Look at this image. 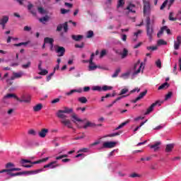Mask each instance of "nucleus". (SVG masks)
I'll return each mask as SVG.
<instances>
[{
	"mask_svg": "<svg viewBox=\"0 0 181 181\" xmlns=\"http://www.w3.org/2000/svg\"><path fill=\"white\" fill-rule=\"evenodd\" d=\"M74 110L73 108L71 107H64L63 110H59L57 112V117L58 118H60L61 124L64 125L65 127H67V128H73V126L71 124V121L69 119H66L67 117V115L64 114H73Z\"/></svg>",
	"mask_w": 181,
	"mask_h": 181,
	"instance_id": "obj_1",
	"label": "nucleus"
},
{
	"mask_svg": "<svg viewBox=\"0 0 181 181\" xmlns=\"http://www.w3.org/2000/svg\"><path fill=\"white\" fill-rule=\"evenodd\" d=\"M146 29L148 39L152 40L153 36V28L151 26V18L149 17H147L146 19Z\"/></svg>",
	"mask_w": 181,
	"mask_h": 181,
	"instance_id": "obj_2",
	"label": "nucleus"
},
{
	"mask_svg": "<svg viewBox=\"0 0 181 181\" xmlns=\"http://www.w3.org/2000/svg\"><path fill=\"white\" fill-rule=\"evenodd\" d=\"M47 160H49V157H46L45 158H42L34 162H32L30 160L22 159L21 161V163L23 165H26V163H30L31 165H37L39 163H43L45 162H47Z\"/></svg>",
	"mask_w": 181,
	"mask_h": 181,
	"instance_id": "obj_3",
	"label": "nucleus"
},
{
	"mask_svg": "<svg viewBox=\"0 0 181 181\" xmlns=\"http://www.w3.org/2000/svg\"><path fill=\"white\" fill-rule=\"evenodd\" d=\"M17 101L19 103H25L26 104H29L30 103V95H21V98H16Z\"/></svg>",
	"mask_w": 181,
	"mask_h": 181,
	"instance_id": "obj_4",
	"label": "nucleus"
},
{
	"mask_svg": "<svg viewBox=\"0 0 181 181\" xmlns=\"http://www.w3.org/2000/svg\"><path fill=\"white\" fill-rule=\"evenodd\" d=\"M55 52L57 53L58 57H63V56H64V53H66V49L64 47L57 45L55 46Z\"/></svg>",
	"mask_w": 181,
	"mask_h": 181,
	"instance_id": "obj_5",
	"label": "nucleus"
},
{
	"mask_svg": "<svg viewBox=\"0 0 181 181\" xmlns=\"http://www.w3.org/2000/svg\"><path fill=\"white\" fill-rule=\"evenodd\" d=\"M144 15H149L151 13V4L149 1H144Z\"/></svg>",
	"mask_w": 181,
	"mask_h": 181,
	"instance_id": "obj_6",
	"label": "nucleus"
},
{
	"mask_svg": "<svg viewBox=\"0 0 181 181\" xmlns=\"http://www.w3.org/2000/svg\"><path fill=\"white\" fill-rule=\"evenodd\" d=\"M117 142L115 141H105L103 144V146L100 148V149L115 148Z\"/></svg>",
	"mask_w": 181,
	"mask_h": 181,
	"instance_id": "obj_7",
	"label": "nucleus"
},
{
	"mask_svg": "<svg viewBox=\"0 0 181 181\" xmlns=\"http://www.w3.org/2000/svg\"><path fill=\"white\" fill-rule=\"evenodd\" d=\"M165 31L166 32L167 35H172V33L170 32V29H169L168 26L164 25L160 28V31L157 34L158 37H160V36L163 35V32Z\"/></svg>",
	"mask_w": 181,
	"mask_h": 181,
	"instance_id": "obj_8",
	"label": "nucleus"
},
{
	"mask_svg": "<svg viewBox=\"0 0 181 181\" xmlns=\"http://www.w3.org/2000/svg\"><path fill=\"white\" fill-rule=\"evenodd\" d=\"M159 104V101H156V103H153L146 110V112L144 113V115H148V114H151L152 111H153V108L156 107Z\"/></svg>",
	"mask_w": 181,
	"mask_h": 181,
	"instance_id": "obj_9",
	"label": "nucleus"
},
{
	"mask_svg": "<svg viewBox=\"0 0 181 181\" xmlns=\"http://www.w3.org/2000/svg\"><path fill=\"white\" fill-rule=\"evenodd\" d=\"M45 170L43 168L30 170V171H24V175H37V173H40Z\"/></svg>",
	"mask_w": 181,
	"mask_h": 181,
	"instance_id": "obj_10",
	"label": "nucleus"
},
{
	"mask_svg": "<svg viewBox=\"0 0 181 181\" xmlns=\"http://www.w3.org/2000/svg\"><path fill=\"white\" fill-rule=\"evenodd\" d=\"M135 5L130 4L128 5V6L126 8V9H127V11H129L128 15H129V13H136V11L135 10Z\"/></svg>",
	"mask_w": 181,
	"mask_h": 181,
	"instance_id": "obj_11",
	"label": "nucleus"
},
{
	"mask_svg": "<svg viewBox=\"0 0 181 181\" xmlns=\"http://www.w3.org/2000/svg\"><path fill=\"white\" fill-rule=\"evenodd\" d=\"M181 45V36L177 37V40L174 42V49L175 50H179V47H180Z\"/></svg>",
	"mask_w": 181,
	"mask_h": 181,
	"instance_id": "obj_12",
	"label": "nucleus"
},
{
	"mask_svg": "<svg viewBox=\"0 0 181 181\" xmlns=\"http://www.w3.org/2000/svg\"><path fill=\"white\" fill-rule=\"evenodd\" d=\"M49 132V129H42L39 133L38 135L40 138H45L47 134Z\"/></svg>",
	"mask_w": 181,
	"mask_h": 181,
	"instance_id": "obj_13",
	"label": "nucleus"
},
{
	"mask_svg": "<svg viewBox=\"0 0 181 181\" xmlns=\"http://www.w3.org/2000/svg\"><path fill=\"white\" fill-rule=\"evenodd\" d=\"M71 118H73L72 122H74V124H76V122H82L83 120L80 118H78V117H77V115H76V113L73 112L71 115Z\"/></svg>",
	"mask_w": 181,
	"mask_h": 181,
	"instance_id": "obj_14",
	"label": "nucleus"
},
{
	"mask_svg": "<svg viewBox=\"0 0 181 181\" xmlns=\"http://www.w3.org/2000/svg\"><path fill=\"white\" fill-rule=\"evenodd\" d=\"M9 21V17L8 16H4L0 19V25H6Z\"/></svg>",
	"mask_w": 181,
	"mask_h": 181,
	"instance_id": "obj_15",
	"label": "nucleus"
},
{
	"mask_svg": "<svg viewBox=\"0 0 181 181\" xmlns=\"http://www.w3.org/2000/svg\"><path fill=\"white\" fill-rule=\"evenodd\" d=\"M160 141L156 142L155 144L150 146L151 149H154V151L156 152L159 149V146L161 144Z\"/></svg>",
	"mask_w": 181,
	"mask_h": 181,
	"instance_id": "obj_16",
	"label": "nucleus"
},
{
	"mask_svg": "<svg viewBox=\"0 0 181 181\" xmlns=\"http://www.w3.org/2000/svg\"><path fill=\"white\" fill-rule=\"evenodd\" d=\"M173 148H175V144H169L165 146V152H172L173 151Z\"/></svg>",
	"mask_w": 181,
	"mask_h": 181,
	"instance_id": "obj_17",
	"label": "nucleus"
},
{
	"mask_svg": "<svg viewBox=\"0 0 181 181\" xmlns=\"http://www.w3.org/2000/svg\"><path fill=\"white\" fill-rule=\"evenodd\" d=\"M71 39H73V40H75V42H80V40L81 39H83V35H71Z\"/></svg>",
	"mask_w": 181,
	"mask_h": 181,
	"instance_id": "obj_18",
	"label": "nucleus"
},
{
	"mask_svg": "<svg viewBox=\"0 0 181 181\" xmlns=\"http://www.w3.org/2000/svg\"><path fill=\"white\" fill-rule=\"evenodd\" d=\"M132 69H129L126 73L122 74V77L124 79L128 78L129 76H131V74L132 73Z\"/></svg>",
	"mask_w": 181,
	"mask_h": 181,
	"instance_id": "obj_19",
	"label": "nucleus"
},
{
	"mask_svg": "<svg viewBox=\"0 0 181 181\" xmlns=\"http://www.w3.org/2000/svg\"><path fill=\"white\" fill-rule=\"evenodd\" d=\"M6 98H18V96H16V95L13 94V93H8L7 95H6L4 98H3V101L5 102V100Z\"/></svg>",
	"mask_w": 181,
	"mask_h": 181,
	"instance_id": "obj_20",
	"label": "nucleus"
},
{
	"mask_svg": "<svg viewBox=\"0 0 181 181\" xmlns=\"http://www.w3.org/2000/svg\"><path fill=\"white\" fill-rule=\"evenodd\" d=\"M42 108H43V105H42V103H39L33 107V111H35V112H38V111H40Z\"/></svg>",
	"mask_w": 181,
	"mask_h": 181,
	"instance_id": "obj_21",
	"label": "nucleus"
},
{
	"mask_svg": "<svg viewBox=\"0 0 181 181\" xmlns=\"http://www.w3.org/2000/svg\"><path fill=\"white\" fill-rule=\"evenodd\" d=\"M8 175L11 177H14L15 176H21L22 175H25V172L23 171V172H19V173H11V171H9Z\"/></svg>",
	"mask_w": 181,
	"mask_h": 181,
	"instance_id": "obj_22",
	"label": "nucleus"
},
{
	"mask_svg": "<svg viewBox=\"0 0 181 181\" xmlns=\"http://www.w3.org/2000/svg\"><path fill=\"white\" fill-rule=\"evenodd\" d=\"M44 42L45 44L52 45L54 42V40H53V38H50V37H47L44 39Z\"/></svg>",
	"mask_w": 181,
	"mask_h": 181,
	"instance_id": "obj_23",
	"label": "nucleus"
},
{
	"mask_svg": "<svg viewBox=\"0 0 181 181\" xmlns=\"http://www.w3.org/2000/svg\"><path fill=\"white\" fill-rule=\"evenodd\" d=\"M88 127H97V125L95 123H93L91 122H87L86 124L83 126V129H87Z\"/></svg>",
	"mask_w": 181,
	"mask_h": 181,
	"instance_id": "obj_24",
	"label": "nucleus"
},
{
	"mask_svg": "<svg viewBox=\"0 0 181 181\" xmlns=\"http://www.w3.org/2000/svg\"><path fill=\"white\" fill-rule=\"evenodd\" d=\"M49 169H54V168H58L59 166H60L59 164H57V161H52L49 163Z\"/></svg>",
	"mask_w": 181,
	"mask_h": 181,
	"instance_id": "obj_25",
	"label": "nucleus"
},
{
	"mask_svg": "<svg viewBox=\"0 0 181 181\" xmlns=\"http://www.w3.org/2000/svg\"><path fill=\"white\" fill-rule=\"evenodd\" d=\"M143 66H144V62H141L140 64L139 69L132 74V76H136V74H139V73H141V69H142Z\"/></svg>",
	"mask_w": 181,
	"mask_h": 181,
	"instance_id": "obj_26",
	"label": "nucleus"
},
{
	"mask_svg": "<svg viewBox=\"0 0 181 181\" xmlns=\"http://www.w3.org/2000/svg\"><path fill=\"white\" fill-rule=\"evenodd\" d=\"M78 101L79 103H81V104H86V103H87L88 100H87V98L82 96V97L78 98Z\"/></svg>",
	"mask_w": 181,
	"mask_h": 181,
	"instance_id": "obj_27",
	"label": "nucleus"
},
{
	"mask_svg": "<svg viewBox=\"0 0 181 181\" xmlns=\"http://www.w3.org/2000/svg\"><path fill=\"white\" fill-rule=\"evenodd\" d=\"M122 59H125V57H127V56H128V49H127L126 48L123 49V52L120 54Z\"/></svg>",
	"mask_w": 181,
	"mask_h": 181,
	"instance_id": "obj_28",
	"label": "nucleus"
},
{
	"mask_svg": "<svg viewBox=\"0 0 181 181\" xmlns=\"http://www.w3.org/2000/svg\"><path fill=\"white\" fill-rule=\"evenodd\" d=\"M147 93H148V90H145L144 92H141L137 97L138 98L137 100H141V98H144V97L146 95Z\"/></svg>",
	"mask_w": 181,
	"mask_h": 181,
	"instance_id": "obj_29",
	"label": "nucleus"
},
{
	"mask_svg": "<svg viewBox=\"0 0 181 181\" xmlns=\"http://www.w3.org/2000/svg\"><path fill=\"white\" fill-rule=\"evenodd\" d=\"M169 86V83H168V82H165L158 87V90H163V88H168Z\"/></svg>",
	"mask_w": 181,
	"mask_h": 181,
	"instance_id": "obj_30",
	"label": "nucleus"
},
{
	"mask_svg": "<svg viewBox=\"0 0 181 181\" xmlns=\"http://www.w3.org/2000/svg\"><path fill=\"white\" fill-rule=\"evenodd\" d=\"M49 16H45L39 19L40 22H41L42 23H45V22H47V21H49Z\"/></svg>",
	"mask_w": 181,
	"mask_h": 181,
	"instance_id": "obj_31",
	"label": "nucleus"
},
{
	"mask_svg": "<svg viewBox=\"0 0 181 181\" xmlns=\"http://www.w3.org/2000/svg\"><path fill=\"white\" fill-rule=\"evenodd\" d=\"M157 45L158 46H165V45H168V42L161 39L158 41Z\"/></svg>",
	"mask_w": 181,
	"mask_h": 181,
	"instance_id": "obj_32",
	"label": "nucleus"
},
{
	"mask_svg": "<svg viewBox=\"0 0 181 181\" xmlns=\"http://www.w3.org/2000/svg\"><path fill=\"white\" fill-rule=\"evenodd\" d=\"M119 73H121V69L118 68L117 69H116L114 74L112 75V78L118 77V74H119Z\"/></svg>",
	"mask_w": 181,
	"mask_h": 181,
	"instance_id": "obj_33",
	"label": "nucleus"
},
{
	"mask_svg": "<svg viewBox=\"0 0 181 181\" xmlns=\"http://www.w3.org/2000/svg\"><path fill=\"white\" fill-rule=\"evenodd\" d=\"M74 93H81V90L77 89H73L70 92L66 93V95H71Z\"/></svg>",
	"mask_w": 181,
	"mask_h": 181,
	"instance_id": "obj_34",
	"label": "nucleus"
},
{
	"mask_svg": "<svg viewBox=\"0 0 181 181\" xmlns=\"http://www.w3.org/2000/svg\"><path fill=\"white\" fill-rule=\"evenodd\" d=\"M62 28H64V32L67 33L69 30V25L67 22L62 24Z\"/></svg>",
	"mask_w": 181,
	"mask_h": 181,
	"instance_id": "obj_35",
	"label": "nucleus"
},
{
	"mask_svg": "<svg viewBox=\"0 0 181 181\" xmlns=\"http://www.w3.org/2000/svg\"><path fill=\"white\" fill-rule=\"evenodd\" d=\"M103 91H108L110 90H112V86H103L102 87Z\"/></svg>",
	"mask_w": 181,
	"mask_h": 181,
	"instance_id": "obj_36",
	"label": "nucleus"
},
{
	"mask_svg": "<svg viewBox=\"0 0 181 181\" xmlns=\"http://www.w3.org/2000/svg\"><path fill=\"white\" fill-rule=\"evenodd\" d=\"M97 69H98V66H97V65L90 64L89 66V71H93Z\"/></svg>",
	"mask_w": 181,
	"mask_h": 181,
	"instance_id": "obj_37",
	"label": "nucleus"
},
{
	"mask_svg": "<svg viewBox=\"0 0 181 181\" xmlns=\"http://www.w3.org/2000/svg\"><path fill=\"white\" fill-rule=\"evenodd\" d=\"M48 73L49 71L47 70L42 69L40 72L38 73V74H40V76H46Z\"/></svg>",
	"mask_w": 181,
	"mask_h": 181,
	"instance_id": "obj_38",
	"label": "nucleus"
},
{
	"mask_svg": "<svg viewBox=\"0 0 181 181\" xmlns=\"http://www.w3.org/2000/svg\"><path fill=\"white\" fill-rule=\"evenodd\" d=\"M69 157V155L67 154H64V155H61V156H57L55 158V159L57 160H60V159H63V158H68Z\"/></svg>",
	"mask_w": 181,
	"mask_h": 181,
	"instance_id": "obj_39",
	"label": "nucleus"
},
{
	"mask_svg": "<svg viewBox=\"0 0 181 181\" xmlns=\"http://www.w3.org/2000/svg\"><path fill=\"white\" fill-rule=\"evenodd\" d=\"M13 74L16 78H21V77H22V72H13Z\"/></svg>",
	"mask_w": 181,
	"mask_h": 181,
	"instance_id": "obj_40",
	"label": "nucleus"
},
{
	"mask_svg": "<svg viewBox=\"0 0 181 181\" xmlns=\"http://www.w3.org/2000/svg\"><path fill=\"white\" fill-rule=\"evenodd\" d=\"M128 91H129L128 90V88H124L122 89V90H121L120 93L119 94V95H124V94H127V93H128Z\"/></svg>",
	"mask_w": 181,
	"mask_h": 181,
	"instance_id": "obj_41",
	"label": "nucleus"
},
{
	"mask_svg": "<svg viewBox=\"0 0 181 181\" xmlns=\"http://www.w3.org/2000/svg\"><path fill=\"white\" fill-rule=\"evenodd\" d=\"M128 124V122H122L121 124H119L115 129L117 131V129H121V128H123V127H125L126 124Z\"/></svg>",
	"mask_w": 181,
	"mask_h": 181,
	"instance_id": "obj_42",
	"label": "nucleus"
},
{
	"mask_svg": "<svg viewBox=\"0 0 181 181\" xmlns=\"http://www.w3.org/2000/svg\"><path fill=\"white\" fill-rule=\"evenodd\" d=\"M31 64H32V63L30 62H28L27 64L22 65V68L23 69H29V67H30Z\"/></svg>",
	"mask_w": 181,
	"mask_h": 181,
	"instance_id": "obj_43",
	"label": "nucleus"
},
{
	"mask_svg": "<svg viewBox=\"0 0 181 181\" xmlns=\"http://www.w3.org/2000/svg\"><path fill=\"white\" fill-rule=\"evenodd\" d=\"M125 4V1L124 0H119L117 4V8H121V6H124Z\"/></svg>",
	"mask_w": 181,
	"mask_h": 181,
	"instance_id": "obj_44",
	"label": "nucleus"
},
{
	"mask_svg": "<svg viewBox=\"0 0 181 181\" xmlns=\"http://www.w3.org/2000/svg\"><path fill=\"white\" fill-rule=\"evenodd\" d=\"M37 11L39 13H41L42 15H43V13H46V10H45V8H43L42 7H38Z\"/></svg>",
	"mask_w": 181,
	"mask_h": 181,
	"instance_id": "obj_45",
	"label": "nucleus"
},
{
	"mask_svg": "<svg viewBox=\"0 0 181 181\" xmlns=\"http://www.w3.org/2000/svg\"><path fill=\"white\" fill-rule=\"evenodd\" d=\"M93 36H94V32H93V30H89L88 32L87 36L86 37H88V39H90V37H93Z\"/></svg>",
	"mask_w": 181,
	"mask_h": 181,
	"instance_id": "obj_46",
	"label": "nucleus"
},
{
	"mask_svg": "<svg viewBox=\"0 0 181 181\" xmlns=\"http://www.w3.org/2000/svg\"><path fill=\"white\" fill-rule=\"evenodd\" d=\"M147 121H148V120H146V121L141 122L139 126L136 127V128L134 129V132H136V131H138V130L139 129V128H141V127L145 125V123H146Z\"/></svg>",
	"mask_w": 181,
	"mask_h": 181,
	"instance_id": "obj_47",
	"label": "nucleus"
},
{
	"mask_svg": "<svg viewBox=\"0 0 181 181\" xmlns=\"http://www.w3.org/2000/svg\"><path fill=\"white\" fill-rule=\"evenodd\" d=\"M107 55V49H103L101 52H100V59H103V57L104 56Z\"/></svg>",
	"mask_w": 181,
	"mask_h": 181,
	"instance_id": "obj_48",
	"label": "nucleus"
},
{
	"mask_svg": "<svg viewBox=\"0 0 181 181\" xmlns=\"http://www.w3.org/2000/svg\"><path fill=\"white\" fill-rule=\"evenodd\" d=\"M156 65L157 66V67H158V69H162V62H160V59H158L156 62Z\"/></svg>",
	"mask_w": 181,
	"mask_h": 181,
	"instance_id": "obj_49",
	"label": "nucleus"
},
{
	"mask_svg": "<svg viewBox=\"0 0 181 181\" xmlns=\"http://www.w3.org/2000/svg\"><path fill=\"white\" fill-rule=\"evenodd\" d=\"M75 47L76 49H83V47H84V42H81L80 45L76 44Z\"/></svg>",
	"mask_w": 181,
	"mask_h": 181,
	"instance_id": "obj_50",
	"label": "nucleus"
},
{
	"mask_svg": "<svg viewBox=\"0 0 181 181\" xmlns=\"http://www.w3.org/2000/svg\"><path fill=\"white\" fill-rule=\"evenodd\" d=\"M127 97V95H122L120 97H118L117 99H115L112 103V104L114 105V104H115V103H117V101H119V100H122V98H124Z\"/></svg>",
	"mask_w": 181,
	"mask_h": 181,
	"instance_id": "obj_51",
	"label": "nucleus"
},
{
	"mask_svg": "<svg viewBox=\"0 0 181 181\" xmlns=\"http://www.w3.org/2000/svg\"><path fill=\"white\" fill-rule=\"evenodd\" d=\"M93 91H101L103 90V88L100 86H94L93 88Z\"/></svg>",
	"mask_w": 181,
	"mask_h": 181,
	"instance_id": "obj_52",
	"label": "nucleus"
},
{
	"mask_svg": "<svg viewBox=\"0 0 181 181\" xmlns=\"http://www.w3.org/2000/svg\"><path fill=\"white\" fill-rule=\"evenodd\" d=\"M129 177H141V175L138 173H134L129 175Z\"/></svg>",
	"mask_w": 181,
	"mask_h": 181,
	"instance_id": "obj_53",
	"label": "nucleus"
},
{
	"mask_svg": "<svg viewBox=\"0 0 181 181\" xmlns=\"http://www.w3.org/2000/svg\"><path fill=\"white\" fill-rule=\"evenodd\" d=\"M166 5H168V0H165L163 4L161 5L160 9L162 10V9H165Z\"/></svg>",
	"mask_w": 181,
	"mask_h": 181,
	"instance_id": "obj_54",
	"label": "nucleus"
},
{
	"mask_svg": "<svg viewBox=\"0 0 181 181\" xmlns=\"http://www.w3.org/2000/svg\"><path fill=\"white\" fill-rule=\"evenodd\" d=\"M93 60H94V53H92L90 55V59L89 60L90 64H94V62H93Z\"/></svg>",
	"mask_w": 181,
	"mask_h": 181,
	"instance_id": "obj_55",
	"label": "nucleus"
},
{
	"mask_svg": "<svg viewBox=\"0 0 181 181\" xmlns=\"http://www.w3.org/2000/svg\"><path fill=\"white\" fill-rule=\"evenodd\" d=\"M69 12H70V10H67L65 8H62L61 9V13H62V15H64L66 13H69Z\"/></svg>",
	"mask_w": 181,
	"mask_h": 181,
	"instance_id": "obj_56",
	"label": "nucleus"
},
{
	"mask_svg": "<svg viewBox=\"0 0 181 181\" xmlns=\"http://www.w3.org/2000/svg\"><path fill=\"white\" fill-rule=\"evenodd\" d=\"M62 29H63V24H59L57 27V32H61Z\"/></svg>",
	"mask_w": 181,
	"mask_h": 181,
	"instance_id": "obj_57",
	"label": "nucleus"
},
{
	"mask_svg": "<svg viewBox=\"0 0 181 181\" xmlns=\"http://www.w3.org/2000/svg\"><path fill=\"white\" fill-rule=\"evenodd\" d=\"M54 75V71L51 73L47 77V81H50L52 80V77Z\"/></svg>",
	"mask_w": 181,
	"mask_h": 181,
	"instance_id": "obj_58",
	"label": "nucleus"
},
{
	"mask_svg": "<svg viewBox=\"0 0 181 181\" xmlns=\"http://www.w3.org/2000/svg\"><path fill=\"white\" fill-rule=\"evenodd\" d=\"M169 19L170 21H176V18H173V13H170Z\"/></svg>",
	"mask_w": 181,
	"mask_h": 181,
	"instance_id": "obj_59",
	"label": "nucleus"
},
{
	"mask_svg": "<svg viewBox=\"0 0 181 181\" xmlns=\"http://www.w3.org/2000/svg\"><path fill=\"white\" fill-rule=\"evenodd\" d=\"M13 166H15V165L12 163H8L6 165V168L7 169H9V168H13Z\"/></svg>",
	"mask_w": 181,
	"mask_h": 181,
	"instance_id": "obj_60",
	"label": "nucleus"
},
{
	"mask_svg": "<svg viewBox=\"0 0 181 181\" xmlns=\"http://www.w3.org/2000/svg\"><path fill=\"white\" fill-rule=\"evenodd\" d=\"M173 93L172 92H168V93L165 95V100H169V98H170L173 95Z\"/></svg>",
	"mask_w": 181,
	"mask_h": 181,
	"instance_id": "obj_61",
	"label": "nucleus"
},
{
	"mask_svg": "<svg viewBox=\"0 0 181 181\" xmlns=\"http://www.w3.org/2000/svg\"><path fill=\"white\" fill-rule=\"evenodd\" d=\"M28 134L29 135H33L35 136V135H36V132L33 129H30Z\"/></svg>",
	"mask_w": 181,
	"mask_h": 181,
	"instance_id": "obj_62",
	"label": "nucleus"
},
{
	"mask_svg": "<svg viewBox=\"0 0 181 181\" xmlns=\"http://www.w3.org/2000/svg\"><path fill=\"white\" fill-rule=\"evenodd\" d=\"M147 50H158V47H147Z\"/></svg>",
	"mask_w": 181,
	"mask_h": 181,
	"instance_id": "obj_63",
	"label": "nucleus"
},
{
	"mask_svg": "<svg viewBox=\"0 0 181 181\" xmlns=\"http://www.w3.org/2000/svg\"><path fill=\"white\" fill-rule=\"evenodd\" d=\"M60 102V98H56L51 101L52 104H56Z\"/></svg>",
	"mask_w": 181,
	"mask_h": 181,
	"instance_id": "obj_64",
	"label": "nucleus"
}]
</instances>
